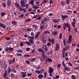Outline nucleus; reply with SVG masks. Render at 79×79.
Returning <instances> with one entry per match:
<instances>
[{"label":"nucleus","instance_id":"obj_64","mask_svg":"<svg viewBox=\"0 0 79 79\" xmlns=\"http://www.w3.org/2000/svg\"><path fill=\"white\" fill-rule=\"evenodd\" d=\"M31 35L32 36H34V32H32L31 33Z\"/></svg>","mask_w":79,"mask_h":79},{"label":"nucleus","instance_id":"obj_57","mask_svg":"<svg viewBox=\"0 0 79 79\" xmlns=\"http://www.w3.org/2000/svg\"><path fill=\"white\" fill-rule=\"evenodd\" d=\"M30 49H31L29 48H27L26 49V50L27 52H29L30 50Z\"/></svg>","mask_w":79,"mask_h":79},{"label":"nucleus","instance_id":"obj_32","mask_svg":"<svg viewBox=\"0 0 79 79\" xmlns=\"http://www.w3.org/2000/svg\"><path fill=\"white\" fill-rule=\"evenodd\" d=\"M10 51V47H6V49H5V51L6 52H8V51Z\"/></svg>","mask_w":79,"mask_h":79},{"label":"nucleus","instance_id":"obj_20","mask_svg":"<svg viewBox=\"0 0 79 79\" xmlns=\"http://www.w3.org/2000/svg\"><path fill=\"white\" fill-rule=\"evenodd\" d=\"M70 48V47L69 46V45L66 46L65 47V48L66 50H69Z\"/></svg>","mask_w":79,"mask_h":79},{"label":"nucleus","instance_id":"obj_9","mask_svg":"<svg viewBox=\"0 0 79 79\" xmlns=\"http://www.w3.org/2000/svg\"><path fill=\"white\" fill-rule=\"evenodd\" d=\"M44 20L45 21V22H47V21H50V18L49 17H45L44 19Z\"/></svg>","mask_w":79,"mask_h":79},{"label":"nucleus","instance_id":"obj_35","mask_svg":"<svg viewBox=\"0 0 79 79\" xmlns=\"http://www.w3.org/2000/svg\"><path fill=\"white\" fill-rule=\"evenodd\" d=\"M7 74V72H5V73H4L3 74L4 76H3V77L4 78L6 77Z\"/></svg>","mask_w":79,"mask_h":79},{"label":"nucleus","instance_id":"obj_46","mask_svg":"<svg viewBox=\"0 0 79 79\" xmlns=\"http://www.w3.org/2000/svg\"><path fill=\"white\" fill-rule=\"evenodd\" d=\"M63 43L64 45L65 46L66 45V40H65V39H64L63 40Z\"/></svg>","mask_w":79,"mask_h":79},{"label":"nucleus","instance_id":"obj_14","mask_svg":"<svg viewBox=\"0 0 79 79\" xmlns=\"http://www.w3.org/2000/svg\"><path fill=\"white\" fill-rule=\"evenodd\" d=\"M29 42H30L31 44H34V40H29Z\"/></svg>","mask_w":79,"mask_h":79},{"label":"nucleus","instance_id":"obj_15","mask_svg":"<svg viewBox=\"0 0 79 79\" xmlns=\"http://www.w3.org/2000/svg\"><path fill=\"white\" fill-rule=\"evenodd\" d=\"M58 34V32L56 31H54L52 32V35H56Z\"/></svg>","mask_w":79,"mask_h":79},{"label":"nucleus","instance_id":"obj_3","mask_svg":"<svg viewBox=\"0 0 79 79\" xmlns=\"http://www.w3.org/2000/svg\"><path fill=\"white\" fill-rule=\"evenodd\" d=\"M60 44L59 43H57L56 44V46L55 47L56 49L55 51H58L59 49H60Z\"/></svg>","mask_w":79,"mask_h":79},{"label":"nucleus","instance_id":"obj_25","mask_svg":"<svg viewBox=\"0 0 79 79\" xmlns=\"http://www.w3.org/2000/svg\"><path fill=\"white\" fill-rule=\"evenodd\" d=\"M39 15H36L33 16L32 18H33V19H34L35 18H38V17H39Z\"/></svg>","mask_w":79,"mask_h":79},{"label":"nucleus","instance_id":"obj_24","mask_svg":"<svg viewBox=\"0 0 79 79\" xmlns=\"http://www.w3.org/2000/svg\"><path fill=\"white\" fill-rule=\"evenodd\" d=\"M31 62H33L34 61H36V58H33L31 59H30Z\"/></svg>","mask_w":79,"mask_h":79},{"label":"nucleus","instance_id":"obj_27","mask_svg":"<svg viewBox=\"0 0 79 79\" xmlns=\"http://www.w3.org/2000/svg\"><path fill=\"white\" fill-rule=\"evenodd\" d=\"M16 54L18 56H22V54H20L19 53H17Z\"/></svg>","mask_w":79,"mask_h":79},{"label":"nucleus","instance_id":"obj_2","mask_svg":"<svg viewBox=\"0 0 79 79\" xmlns=\"http://www.w3.org/2000/svg\"><path fill=\"white\" fill-rule=\"evenodd\" d=\"M70 27V25L69 24V23H64L63 24V28L64 31H65V30L66 29V27Z\"/></svg>","mask_w":79,"mask_h":79},{"label":"nucleus","instance_id":"obj_63","mask_svg":"<svg viewBox=\"0 0 79 79\" xmlns=\"http://www.w3.org/2000/svg\"><path fill=\"white\" fill-rule=\"evenodd\" d=\"M44 71V69H42L40 70V72L41 73H43Z\"/></svg>","mask_w":79,"mask_h":79},{"label":"nucleus","instance_id":"obj_39","mask_svg":"<svg viewBox=\"0 0 79 79\" xmlns=\"http://www.w3.org/2000/svg\"><path fill=\"white\" fill-rule=\"evenodd\" d=\"M13 48L9 47V52H11L13 50Z\"/></svg>","mask_w":79,"mask_h":79},{"label":"nucleus","instance_id":"obj_48","mask_svg":"<svg viewBox=\"0 0 79 79\" xmlns=\"http://www.w3.org/2000/svg\"><path fill=\"white\" fill-rule=\"evenodd\" d=\"M47 72H45L44 73V78H45L47 77Z\"/></svg>","mask_w":79,"mask_h":79},{"label":"nucleus","instance_id":"obj_41","mask_svg":"<svg viewBox=\"0 0 79 79\" xmlns=\"http://www.w3.org/2000/svg\"><path fill=\"white\" fill-rule=\"evenodd\" d=\"M5 39L7 40H9L10 39V37H6Z\"/></svg>","mask_w":79,"mask_h":79},{"label":"nucleus","instance_id":"obj_30","mask_svg":"<svg viewBox=\"0 0 79 79\" xmlns=\"http://www.w3.org/2000/svg\"><path fill=\"white\" fill-rule=\"evenodd\" d=\"M13 63V61H12V59H10L9 60V63L10 64H11Z\"/></svg>","mask_w":79,"mask_h":79},{"label":"nucleus","instance_id":"obj_53","mask_svg":"<svg viewBox=\"0 0 79 79\" xmlns=\"http://www.w3.org/2000/svg\"><path fill=\"white\" fill-rule=\"evenodd\" d=\"M50 45H51V43H50V42H48L47 44V46H50Z\"/></svg>","mask_w":79,"mask_h":79},{"label":"nucleus","instance_id":"obj_37","mask_svg":"<svg viewBox=\"0 0 79 79\" xmlns=\"http://www.w3.org/2000/svg\"><path fill=\"white\" fill-rule=\"evenodd\" d=\"M6 29L7 31H10L11 30V27L10 26H9L8 27H7Z\"/></svg>","mask_w":79,"mask_h":79},{"label":"nucleus","instance_id":"obj_19","mask_svg":"<svg viewBox=\"0 0 79 79\" xmlns=\"http://www.w3.org/2000/svg\"><path fill=\"white\" fill-rule=\"evenodd\" d=\"M51 42L52 44H55V39L52 38Z\"/></svg>","mask_w":79,"mask_h":79},{"label":"nucleus","instance_id":"obj_21","mask_svg":"<svg viewBox=\"0 0 79 79\" xmlns=\"http://www.w3.org/2000/svg\"><path fill=\"white\" fill-rule=\"evenodd\" d=\"M33 27H34L36 29H37L38 26L36 25H33L32 26Z\"/></svg>","mask_w":79,"mask_h":79},{"label":"nucleus","instance_id":"obj_45","mask_svg":"<svg viewBox=\"0 0 79 79\" xmlns=\"http://www.w3.org/2000/svg\"><path fill=\"white\" fill-rule=\"evenodd\" d=\"M2 4L3 7H6V3H5V2H3V3Z\"/></svg>","mask_w":79,"mask_h":79},{"label":"nucleus","instance_id":"obj_33","mask_svg":"<svg viewBox=\"0 0 79 79\" xmlns=\"http://www.w3.org/2000/svg\"><path fill=\"white\" fill-rule=\"evenodd\" d=\"M71 78L72 79H76V77H75V76L73 75L71 76Z\"/></svg>","mask_w":79,"mask_h":79},{"label":"nucleus","instance_id":"obj_51","mask_svg":"<svg viewBox=\"0 0 79 79\" xmlns=\"http://www.w3.org/2000/svg\"><path fill=\"white\" fill-rule=\"evenodd\" d=\"M62 54L63 55V58H64L65 56V55H64V54H65V52H62Z\"/></svg>","mask_w":79,"mask_h":79},{"label":"nucleus","instance_id":"obj_18","mask_svg":"<svg viewBox=\"0 0 79 79\" xmlns=\"http://www.w3.org/2000/svg\"><path fill=\"white\" fill-rule=\"evenodd\" d=\"M11 23L13 25H16L17 23L16 21H12Z\"/></svg>","mask_w":79,"mask_h":79},{"label":"nucleus","instance_id":"obj_49","mask_svg":"<svg viewBox=\"0 0 79 79\" xmlns=\"http://www.w3.org/2000/svg\"><path fill=\"white\" fill-rule=\"evenodd\" d=\"M24 15L23 14H22L21 15H19V18H22L24 17Z\"/></svg>","mask_w":79,"mask_h":79},{"label":"nucleus","instance_id":"obj_50","mask_svg":"<svg viewBox=\"0 0 79 79\" xmlns=\"http://www.w3.org/2000/svg\"><path fill=\"white\" fill-rule=\"evenodd\" d=\"M41 18H42L41 16H39L38 18L36 19V20H40V19H41Z\"/></svg>","mask_w":79,"mask_h":79},{"label":"nucleus","instance_id":"obj_5","mask_svg":"<svg viewBox=\"0 0 79 79\" xmlns=\"http://www.w3.org/2000/svg\"><path fill=\"white\" fill-rule=\"evenodd\" d=\"M21 74L22 75V77H26V72H21Z\"/></svg>","mask_w":79,"mask_h":79},{"label":"nucleus","instance_id":"obj_8","mask_svg":"<svg viewBox=\"0 0 79 79\" xmlns=\"http://www.w3.org/2000/svg\"><path fill=\"white\" fill-rule=\"evenodd\" d=\"M0 27H3L4 29H5V25L1 22H0Z\"/></svg>","mask_w":79,"mask_h":79},{"label":"nucleus","instance_id":"obj_60","mask_svg":"<svg viewBox=\"0 0 79 79\" xmlns=\"http://www.w3.org/2000/svg\"><path fill=\"white\" fill-rule=\"evenodd\" d=\"M66 52V48H63V49L62 52H64V53H65L64 52Z\"/></svg>","mask_w":79,"mask_h":79},{"label":"nucleus","instance_id":"obj_6","mask_svg":"<svg viewBox=\"0 0 79 79\" xmlns=\"http://www.w3.org/2000/svg\"><path fill=\"white\" fill-rule=\"evenodd\" d=\"M61 18L62 19V21H64V19H65V18H68V16L66 15H62Z\"/></svg>","mask_w":79,"mask_h":79},{"label":"nucleus","instance_id":"obj_43","mask_svg":"<svg viewBox=\"0 0 79 79\" xmlns=\"http://www.w3.org/2000/svg\"><path fill=\"white\" fill-rule=\"evenodd\" d=\"M72 23L73 26L74 27H76V26H75V24H76V23L72 22Z\"/></svg>","mask_w":79,"mask_h":79},{"label":"nucleus","instance_id":"obj_29","mask_svg":"<svg viewBox=\"0 0 79 79\" xmlns=\"http://www.w3.org/2000/svg\"><path fill=\"white\" fill-rule=\"evenodd\" d=\"M62 37H63V36L62 35V34L61 33H60V35L59 36V39L61 40V39H62Z\"/></svg>","mask_w":79,"mask_h":79},{"label":"nucleus","instance_id":"obj_34","mask_svg":"<svg viewBox=\"0 0 79 79\" xmlns=\"http://www.w3.org/2000/svg\"><path fill=\"white\" fill-rule=\"evenodd\" d=\"M52 21H53V22H54V23H58V21H57V19H54L53 20H52Z\"/></svg>","mask_w":79,"mask_h":79},{"label":"nucleus","instance_id":"obj_58","mask_svg":"<svg viewBox=\"0 0 79 79\" xmlns=\"http://www.w3.org/2000/svg\"><path fill=\"white\" fill-rule=\"evenodd\" d=\"M42 55L43 57L44 58H45V57H46V56H46V55H45V54L42 53Z\"/></svg>","mask_w":79,"mask_h":79},{"label":"nucleus","instance_id":"obj_61","mask_svg":"<svg viewBox=\"0 0 79 79\" xmlns=\"http://www.w3.org/2000/svg\"><path fill=\"white\" fill-rule=\"evenodd\" d=\"M31 30V28H29L27 29V31H30Z\"/></svg>","mask_w":79,"mask_h":79},{"label":"nucleus","instance_id":"obj_4","mask_svg":"<svg viewBox=\"0 0 79 79\" xmlns=\"http://www.w3.org/2000/svg\"><path fill=\"white\" fill-rule=\"evenodd\" d=\"M73 37V36L72 35H69V44H71V42H72V40H72V38Z\"/></svg>","mask_w":79,"mask_h":79},{"label":"nucleus","instance_id":"obj_11","mask_svg":"<svg viewBox=\"0 0 79 79\" xmlns=\"http://www.w3.org/2000/svg\"><path fill=\"white\" fill-rule=\"evenodd\" d=\"M34 0H31L29 2V5H31L32 6L34 5Z\"/></svg>","mask_w":79,"mask_h":79},{"label":"nucleus","instance_id":"obj_1","mask_svg":"<svg viewBox=\"0 0 79 79\" xmlns=\"http://www.w3.org/2000/svg\"><path fill=\"white\" fill-rule=\"evenodd\" d=\"M48 26V25L47 24V23H46L44 24H40V29L41 30H43L44 29H45L47 27V26Z\"/></svg>","mask_w":79,"mask_h":79},{"label":"nucleus","instance_id":"obj_38","mask_svg":"<svg viewBox=\"0 0 79 79\" xmlns=\"http://www.w3.org/2000/svg\"><path fill=\"white\" fill-rule=\"evenodd\" d=\"M31 19H26L25 20V23H27V21H31Z\"/></svg>","mask_w":79,"mask_h":79},{"label":"nucleus","instance_id":"obj_56","mask_svg":"<svg viewBox=\"0 0 79 79\" xmlns=\"http://www.w3.org/2000/svg\"><path fill=\"white\" fill-rule=\"evenodd\" d=\"M25 62H26V63H27V64H30V61H26Z\"/></svg>","mask_w":79,"mask_h":79},{"label":"nucleus","instance_id":"obj_52","mask_svg":"<svg viewBox=\"0 0 79 79\" xmlns=\"http://www.w3.org/2000/svg\"><path fill=\"white\" fill-rule=\"evenodd\" d=\"M12 62L14 63L15 62V58L13 57V60H12Z\"/></svg>","mask_w":79,"mask_h":79},{"label":"nucleus","instance_id":"obj_36","mask_svg":"<svg viewBox=\"0 0 79 79\" xmlns=\"http://www.w3.org/2000/svg\"><path fill=\"white\" fill-rule=\"evenodd\" d=\"M5 15H6L5 12H2L1 13V16L3 17L4 16H5Z\"/></svg>","mask_w":79,"mask_h":79},{"label":"nucleus","instance_id":"obj_16","mask_svg":"<svg viewBox=\"0 0 79 79\" xmlns=\"http://www.w3.org/2000/svg\"><path fill=\"white\" fill-rule=\"evenodd\" d=\"M35 37V36H28V39H30V40H34V39Z\"/></svg>","mask_w":79,"mask_h":79},{"label":"nucleus","instance_id":"obj_17","mask_svg":"<svg viewBox=\"0 0 79 79\" xmlns=\"http://www.w3.org/2000/svg\"><path fill=\"white\" fill-rule=\"evenodd\" d=\"M12 69L10 68V67H8V73H10V72H11Z\"/></svg>","mask_w":79,"mask_h":79},{"label":"nucleus","instance_id":"obj_26","mask_svg":"<svg viewBox=\"0 0 79 79\" xmlns=\"http://www.w3.org/2000/svg\"><path fill=\"white\" fill-rule=\"evenodd\" d=\"M65 70H66L67 71L69 72V71H70V68L66 67L65 68Z\"/></svg>","mask_w":79,"mask_h":79},{"label":"nucleus","instance_id":"obj_31","mask_svg":"<svg viewBox=\"0 0 79 79\" xmlns=\"http://www.w3.org/2000/svg\"><path fill=\"white\" fill-rule=\"evenodd\" d=\"M49 73H53V69H52V68H50L49 69Z\"/></svg>","mask_w":79,"mask_h":79},{"label":"nucleus","instance_id":"obj_55","mask_svg":"<svg viewBox=\"0 0 79 79\" xmlns=\"http://www.w3.org/2000/svg\"><path fill=\"white\" fill-rule=\"evenodd\" d=\"M68 27V31L69 32H71V27Z\"/></svg>","mask_w":79,"mask_h":79},{"label":"nucleus","instance_id":"obj_44","mask_svg":"<svg viewBox=\"0 0 79 79\" xmlns=\"http://www.w3.org/2000/svg\"><path fill=\"white\" fill-rule=\"evenodd\" d=\"M15 5L18 8H19V4H18V3L16 2L15 3Z\"/></svg>","mask_w":79,"mask_h":79},{"label":"nucleus","instance_id":"obj_59","mask_svg":"<svg viewBox=\"0 0 79 79\" xmlns=\"http://www.w3.org/2000/svg\"><path fill=\"white\" fill-rule=\"evenodd\" d=\"M76 44L75 43H73L72 44V46H73V47H76Z\"/></svg>","mask_w":79,"mask_h":79},{"label":"nucleus","instance_id":"obj_62","mask_svg":"<svg viewBox=\"0 0 79 79\" xmlns=\"http://www.w3.org/2000/svg\"><path fill=\"white\" fill-rule=\"evenodd\" d=\"M53 13H50L49 14V16H53Z\"/></svg>","mask_w":79,"mask_h":79},{"label":"nucleus","instance_id":"obj_42","mask_svg":"<svg viewBox=\"0 0 79 79\" xmlns=\"http://www.w3.org/2000/svg\"><path fill=\"white\" fill-rule=\"evenodd\" d=\"M67 5H68L70 3V0H67L66 1Z\"/></svg>","mask_w":79,"mask_h":79},{"label":"nucleus","instance_id":"obj_47","mask_svg":"<svg viewBox=\"0 0 79 79\" xmlns=\"http://www.w3.org/2000/svg\"><path fill=\"white\" fill-rule=\"evenodd\" d=\"M21 7H25V6H26V5H25L24 3L21 4Z\"/></svg>","mask_w":79,"mask_h":79},{"label":"nucleus","instance_id":"obj_22","mask_svg":"<svg viewBox=\"0 0 79 79\" xmlns=\"http://www.w3.org/2000/svg\"><path fill=\"white\" fill-rule=\"evenodd\" d=\"M44 76L40 74L37 77L38 78H43Z\"/></svg>","mask_w":79,"mask_h":79},{"label":"nucleus","instance_id":"obj_40","mask_svg":"<svg viewBox=\"0 0 79 79\" xmlns=\"http://www.w3.org/2000/svg\"><path fill=\"white\" fill-rule=\"evenodd\" d=\"M17 52H19V53H22V52H23V51L20 49H19L17 50Z\"/></svg>","mask_w":79,"mask_h":79},{"label":"nucleus","instance_id":"obj_13","mask_svg":"<svg viewBox=\"0 0 79 79\" xmlns=\"http://www.w3.org/2000/svg\"><path fill=\"white\" fill-rule=\"evenodd\" d=\"M40 34V32H39L37 33L36 35H35V39H37L39 35Z\"/></svg>","mask_w":79,"mask_h":79},{"label":"nucleus","instance_id":"obj_7","mask_svg":"<svg viewBox=\"0 0 79 79\" xmlns=\"http://www.w3.org/2000/svg\"><path fill=\"white\" fill-rule=\"evenodd\" d=\"M47 61H48V62H52V59H51L50 58H47L45 60V62L47 63Z\"/></svg>","mask_w":79,"mask_h":79},{"label":"nucleus","instance_id":"obj_28","mask_svg":"<svg viewBox=\"0 0 79 79\" xmlns=\"http://www.w3.org/2000/svg\"><path fill=\"white\" fill-rule=\"evenodd\" d=\"M38 50L39 52H43V49L41 48H39L38 49Z\"/></svg>","mask_w":79,"mask_h":79},{"label":"nucleus","instance_id":"obj_54","mask_svg":"<svg viewBox=\"0 0 79 79\" xmlns=\"http://www.w3.org/2000/svg\"><path fill=\"white\" fill-rule=\"evenodd\" d=\"M27 75L28 77H29V76H32V73H27Z\"/></svg>","mask_w":79,"mask_h":79},{"label":"nucleus","instance_id":"obj_23","mask_svg":"<svg viewBox=\"0 0 79 79\" xmlns=\"http://www.w3.org/2000/svg\"><path fill=\"white\" fill-rule=\"evenodd\" d=\"M42 40L43 41V44H46V43L47 42V40H44V38H42Z\"/></svg>","mask_w":79,"mask_h":79},{"label":"nucleus","instance_id":"obj_12","mask_svg":"<svg viewBox=\"0 0 79 79\" xmlns=\"http://www.w3.org/2000/svg\"><path fill=\"white\" fill-rule=\"evenodd\" d=\"M40 59L41 60V61L44 62V61H45V58L42 56L40 57Z\"/></svg>","mask_w":79,"mask_h":79},{"label":"nucleus","instance_id":"obj_10","mask_svg":"<svg viewBox=\"0 0 79 79\" xmlns=\"http://www.w3.org/2000/svg\"><path fill=\"white\" fill-rule=\"evenodd\" d=\"M11 0H8L7 2V5L8 6H11Z\"/></svg>","mask_w":79,"mask_h":79}]
</instances>
